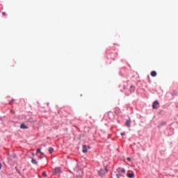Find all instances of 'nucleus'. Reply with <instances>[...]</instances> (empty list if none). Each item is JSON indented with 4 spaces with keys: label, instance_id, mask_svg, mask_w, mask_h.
Wrapping results in <instances>:
<instances>
[{
    "label": "nucleus",
    "instance_id": "nucleus-1",
    "mask_svg": "<svg viewBox=\"0 0 178 178\" xmlns=\"http://www.w3.org/2000/svg\"><path fill=\"white\" fill-rule=\"evenodd\" d=\"M156 105H159V102L155 101L152 104L153 109H158V106Z\"/></svg>",
    "mask_w": 178,
    "mask_h": 178
},
{
    "label": "nucleus",
    "instance_id": "nucleus-2",
    "mask_svg": "<svg viewBox=\"0 0 178 178\" xmlns=\"http://www.w3.org/2000/svg\"><path fill=\"white\" fill-rule=\"evenodd\" d=\"M131 124V120H127L126 122L125 126H127V127H130Z\"/></svg>",
    "mask_w": 178,
    "mask_h": 178
},
{
    "label": "nucleus",
    "instance_id": "nucleus-3",
    "mask_svg": "<svg viewBox=\"0 0 178 178\" xmlns=\"http://www.w3.org/2000/svg\"><path fill=\"white\" fill-rule=\"evenodd\" d=\"M87 146H86V145H83V149H82V152H83V154H86V152H87Z\"/></svg>",
    "mask_w": 178,
    "mask_h": 178
},
{
    "label": "nucleus",
    "instance_id": "nucleus-4",
    "mask_svg": "<svg viewBox=\"0 0 178 178\" xmlns=\"http://www.w3.org/2000/svg\"><path fill=\"white\" fill-rule=\"evenodd\" d=\"M127 177H129V178H133V177H134V172H132V173H128V174L127 175Z\"/></svg>",
    "mask_w": 178,
    "mask_h": 178
},
{
    "label": "nucleus",
    "instance_id": "nucleus-5",
    "mask_svg": "<svg viewBox=\"0 0 178 178\" xmlns=\"http://www.w3.org/2000/svg\"><path fill=\"white\" fill-rule=\"evenodd\" d=\"M31 163H32L33 165H38V162L36 161V160L34 159V158H32Z\"/></svg>",
    "mask_w": 178,
    "mask_h": 178
},
{
    "label": "nucleus",
    "instance_id": "nucleus-6",
    "mask_svg": "<svg viewBox=\"0 0 178 178\" xmlns=\"http://www.w3.org/2000/svg\"><path fill=\"white\" fill-rule=\"evenodd\" d=\"M156 76V72L155 71H152L151 72V76L152 77H155Z\"/></svg>",
    "mask_w": 178,
    "mask_h": 178
},
{
    "label": "nucleus",
    "instance_id": "nucleus-7",
    "mask_svg": "<svg viewBox=\"0 0 178 178\" xmlns=\"http://www.w3.org/2000/svg\"><path fill=\"white\" fill-rule=\"evenodd\" d=\"M104 174H105V170H100L99 171V175L100 176H102V175H104Z\"/></svg>",
    "mask_w": 178,
    "mask_h": 178
},
{
    "label": "nucleus",
    "instance_id": "nucleus-8",
    "mask_svg": "<svg viewBox=\"0 0 178 178\" xmlns=\"http://www.w3.org/2000/svg\"><path fill=\"white\" fill-rule=\"evenodd\" d=\"M20 128L21 129H29V127L27 126H26L24 124H22L20 125Z\"/></svg>",
    "mask_w": 178,
    "mask_h": 178
},
{
    "label": "nucleus",
    "instance_id": "nucleus-9",
    "mask_svg": "<svg viewBox=\"0 0 178 178\" xmlns=\"http://www.w3.org/2000/svg\"><path fill=\"white\" fill-rule=\"evenodd\" d=\"M49 154H52V152H54V148L49 147Z\"/></svg>",
    "mask_w": 178,
    "mask_h": 178
},
{
    "label": "nucleus",
    "instance_id": "nucleus-10",
    "mask_svg": "<svg viewBox=\"0 0 178 178\" xmlns=\"http://www.w3.org/2000/svg\"><path fill=\"white\" fill-rule=\"evenodd\" d=\"M13 102H15V99H13L9 102L10 105H11V104H13Z\"/></svg>",
    "mask_w": 178,
    "mask_h": 178
},
{
    "label": "nucleus",
    "instance_id": "nucleus-11",
    "mask_svg": "<svg viewBox=\"0 0 178 178\" xmlns=\"http://www.w3.org/2000/svg\"><path fill=\"white\" fill-rule=\"evenodd\" d=\"M122 173H126V170L124 168H122L121 170Z\"/></svg>",
    "mask_w": 178,
    "mask_h": 178
},
{
    "label": "nucleus",
    "instance_id": "nucleus-12",
    "mask_svg": "<svg viewBox=\"0 0 178 178\" xmlns=\"http://www.w3.org/2000/svg\"><path fill=\"white\" fill-rule=\"evenodd\" d=\"M42 176H44V177H47V172H42Z\"/></svg>",
    "mask_w": 178,
    "mask_h": 178
},
{
    "label": "nucleus",
    "instance_id": "nucleus-13",
    "mask_svg": "<svg viewBox=\"0 0 178 178\" xmlns=\"http://www.w3.org/2000/svg\"><path fill=\"white\" fill-rule=\"evenodd\" d=\"M56 172H60V168H56Z\"/></svg>",
    "mask_w": 178,
    "mask_h": 178
},
{
    "label": "nucleus",
    "instance_id": "nucleus-14",
    "mask_svg": "<svg viewBox=\"0 0 178 178\" xmlns=\"http://www.w3.org/2000/svg\"><path fill=\"white\" fill-rule=\"evenodd\" d=\"M36 152H37V154H38V152H41V149H37Z\"/></svg>",
    "mask_w": 178,
    "mask_h": 178
},
{
    "label": "nucleus",
    "instance_id": "nucleus-15",
    "mask_svg": "<svg viewBox=\"0 0 178 178\" xmlns=\"http://www.w3.org/2000/svg\"><path fill=\"white\" fill-rule=\"evenodd\" d=\"M2 15H3V16H6V13L3 12V13H2Z\"/></svg>",
    "mask_w": 178,
    "mask_h": 178
},
{
    "label": "nucleus",
    "instance_id": "nucleus-16",
    "mask_svg": "<svg viewBox=\"0 0 178 178\" xmlns=\"http://www.w3.org/2000/svg\"><path fill=\"white\" fill-rule=\"evenodd\" d=\"M121 136H126V133L124 132L121 133Z\"/></svg>",
    "mask_w": 178,
    "mask_h": 178
},
{
    "label": "nucleus",
    "instance_id": "nucleus-17",
    "mask_svg": "<svg viewBox=\"0 0 178 178\" xmlns=\"http://www.w3.org/2000/svg\"><path fill=\"white\" fill-rule=\"evenodd\" d=\"M127 161H129V162H130V161H131V159L130 157H128Z\"/></svg>",
    "mask_w": 178,
    "mask_h": 178
},
{
    "label": "nucleus",
    "instance_id": "nucleus-18",
    "mask_svg": "<svg viewBox=\"0 0 178 178\" xmlns=\"http://www.w3.org/2000/svg\"><path fill=\"white\" fill-rule=\"evenodd\" d=\"M120 176H121V175H119V174H118V175H117V177H118V178H120Z\"/></svg>",
    "mask_w": 178,
    "mask_h": 178
},
{
    "label": "nucleus",
    "instance_id": "nucleus-19",
    "mask_svg": "<svg viewBox=\"0 0 178 178\" xmlns=\"http://www.w3.org/2000/svg\"><path fill=\"white\" fill-rule=\"evenodd\" d=\"M2 169V164L0 163V170Z\"/></svg>",
    "mask_w": 178,
    "mask_h": 178
},
{
    "label": "nucleus",
    "instance_id": "nucleus-20",
    "mask_svg": "<svg viewBox=\"0 0 178 178\" xmlns=\"http://www.w3.org/2000/svg\"><path fill=\"white\" fill-rule=\"evenodd\" d=\"M41 155H44V153L41 152Z\"/></svg>",
    "mask_w": 178,
    "mask_h": 178
},
{
    "label": "nucleus",
    "instance_id": "nucleus-21",
    "mask_svg": "<svg viewBox=\"0 0 178 178\" xmlns=\"http://www.w3.org/2000/svg\"><path fill=\"white\" fill-rule=\"evenodd\" d=\"M39 159H41V156H39Z\"/></svg>",
    "mask_w": 178,
    "mask_h": 178
}]
</instances>
